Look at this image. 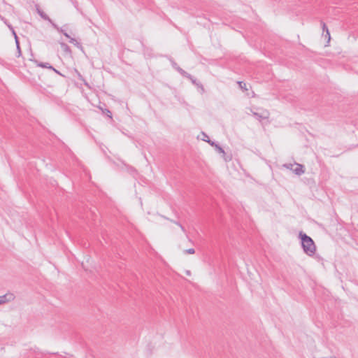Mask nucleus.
I'll list each match as a JSON object with an SVG mask.
<instances>
[{
	"instance_id": "obj_1",
	"label": "nucleus",
	"mask_w": 358,
	"mask_h": 358,
	"mask_svg": "<svg viewBox=\"0 0 358 358\" xmlns=\"http://www.w3.org/2000/svg\"><path fill=\"white\" fill-rule=\"evenodd\" d=\"M299 236L301 241V247L305 254L312 257L316 252V246L313 240L303 231H300Z\"/></svg>"
},
{
	"instance_id": "obj_2",
	"label": "nucleus",
	"mask_w": 358,
	"mask_h": 358,
	"mask_svg": "<svg viewBox=\"0 0 358 358\" xmlns=\"http://www.w3.org/2000/svg\"><path fill=\"white\" fill-rule=\"evenodd\" d=\"M253 116L259 122H262L263 120L268 119L269 113L268 110H263L262 113H257L251 110Z\"/></svg>"
},
{
	"instance_id": "obj_3",
	"label": "nucleus",
	"mask_w": 358,
	"mask_h": 358,
	"mask_svg": "<svg viewBox=\"0 0 358 358\" xmlns=\"http://www.w3.org/2000/svg\"><path fill=\"white\" fill-rule=\"evenodd\" d=\"M15 299L13 294L7 293L3 296H0V304L5 303L13 301Z\"/></svg>"
},
{
	"instance_id": "obj_4",
	"label": "nucleus",
	"mask_w": 358,
	"mask_h": 358,
	"mask_svg": "<svg viewBox=\"0 0 358 358\" xmlns=\"http://www.w3.org/2000/svg\"><path fill=\"white\" fill-rule=\"evenodd\" d=\"M292 171L296 175L298 176H301L305 171L303 166L299 164H296V168L294 169Z\"/></svg>"
},
{
	"instance_id": "obj_5",
	"label": "nucleus",
	"mask_w": 358,
	"mask_h": 358,
	"mask_svg": "<svg viewBox=\"0 0 358 358\" xmlns=\"http://www.w3.org/2000/svg\"><path fill=\"white\" fill-rule=\"evenodd\" d=\"M206 141H207L208 143H209L212 146H214L215 148V149L220 152V153H222V154H224V150H223L222 148H221L217 143H216L214 141H211L210 139L208 140H205Z\"/></svg>"
},
{
	"instance_id": "obj_6",
	"label": "nucleus",
	"mask_w": 358,
	"mask_h": 358,
	"mask_svg": "<svg viewBox=\"0 0 358 358\" xmlns=\"http://www.w3.org/2000/svg\"><path fill=\"white\" fill-rule=\"evenodd\" d=\"M37 12L43 20L48 21L50 24L53 22V21L48 17V15L45 14L43 10L37 8Z\"/></svg>"
},
{
	"instance_id": "obj_7",
	"label": "nucleus",
	"mask_w": 358,
	"mask_h": 358,
	"mask_svg": "<svg viewBox=\"0 0 358 358\" xmlns=\"http://www.w3.org/2000/svg\"><path fill=\"white\" fill-rule=\"evenodd\" d=\"M175 69L177 70L182 76H184L188 79H192V76L189 73H188L187 72H186L185 71H184L182 69L179 67L178 66L177 67H176Z\"/></svg>"
},
{
	"instance_id": "obj_8",
	"label": "nucleus",
	"mask_w": 358,
	"mask_h": 358,
	"mask_svg": "<svg viewBox=\"0 0 358 358\" xmlns=\"http://www.w3.org/2000/svg\"><path fill=\"white\" fill-rule=\"evenodd\" d=\"M175 69L177 70L182 76H184L188 79H192V76L189 73H188L187 72H186L185 71H184L182 69L179 67L178 66L177 67H176Z\"/></svg>"
},
{
	"instance_id": "obj_9",
	"label": "nucleus",
	"mask_w": 358,
	"mask_h": 358,
	"mask_svg": "<svg viewBox=\"0 0 358 358\" xmlns=\"http://www.w3.org/2000/svg\"><path fill=\"white\" fill-rule=\"evenodd\" d=\"M60 46L64 52L66 53L71 52L70 47L66 43L62 42L60 43Z\"/></svg>"
},
{
	"instance_id": "obj_10",
	"label": "nucleus",
	"mask_w": 358,
	"mask_h": 358,
	"mask_svg": "<svg viewBox=\"0 0 358 358\" xmlns=\"http://www.w3.org/2000/svg\"><path fill=\"white\" fill-rule=\"evenodd\" d=\"M38 66H40V67H42V68H46V69H54V67L52 66H51L49 63L48 62H39L38 64H37Z\"/></svg>"
},
{
	"instance_id": "obj_11",
	"label": "nucleus",
	"mask_w": 358,
	"mask_h": 358,
	"mask_svg": "<svg viewBox=\"0 0 358 358\" xmlns=\"http://www.w3.org/2000/svg\"><path fill=\"white\" fill-rule=\"evenodd\" d=\"M15 41L16 48H17V57H20L22 55V52H21V49L20 47V42H19L18 37H16V40H15Z\"/></svg>"
},
{
	"instance_id": "obj_12",
	"label": "nucleus",
	"mask_w": 358,
	"mask_h": 358,
	"mask_svg": "<svg viewBox=\"0 0 358 358\" xmlns=\"http://www.w3.org/2000/svg\"><path fill=\"white\" fill-rule=\"evenodd\" d=\"M69 42L71 43H73L74 45H76L77 48H80V49H83V46L82 45L80 44V43L78 42L75 38H71V40L69 41Z\"/></svg>"
},
{
	"instance_id": "obj_13",
	"label": "nucleus",
	"mask_w": 358,
	"mask_h": 358,
	"mask_svg": "<svg viewBox=\"0 0 358 358\" xmlns=\"http://www.w3.org/2000/svg\"><path fill=\"white\" fill-rule=\"evenodd\" d=\"M189 80L192 81V83L193 84H194V85H197L198 87H201L203 92L204 91L203 85L201 83H198L196 82V79H195L193 76H192V79H189Z\"/></svg>"
},
{
	"instance_id": "obj_14",
	"label": "nucleus",
	"mask_w": 358,
	"mask_h": 358,
	"mask_svg": "<svg viewBox=\"0 0 358 358\" xmlns=\"http://www.w3.org/2000/svg\"><path fill=\"white\" fill-rule=\"evenodd\" d=\"M51 24L59 32L62 33L63 34L64 33H66L62 28L59 27L54 22Z\"/></svg>"
},
{
	"instance_id": "obj_15",
	"label": "nucleus",
	"mask_w": 358,
	"mask_h": 358,
	"mask_svg": "<svg viewBox=\"0 0 358 358\" xmlns=\"http://www.w3.org/2000/svg\"><path fill=\"white\" fill-rule=\"evenodd\" d=\"M1 20L6 24V26L9 28L10 30H13V26L8 22V20L3 17H1Z\"/></svg>"
},
{
	"instance_id": "obj_16",
	"label": "nucleus",
	"mask_w": 358,
	"mask_h": 358,
	"mask_svg": "<svg viewBox=\"0 0 358 358\" xmlns=\"http://www.w3.org/2000/svg\"><path fill=\"white\" fill-rule=\"evenodd\" d=\"M238 84L243 90H248V88L246 87V84L243 81H238Z\"/></svg>"
},
{
	"instance_id": "obj_17",
	"label": "nucleus",
	"mask_w": 358,
	"mask_h": 358,
	"mask_svg": "<svg viewBox=\"0 0 358 358\" xmlns=\"http://www.w3.org/2000/svg\"><path fill=\"white\" fill-rule=\"evenodd\" d=\"M183 252L185 254L192 255L195 253V250L194 248H189L184 250Z\"/></svg>"
},
{
	"instance_id": "obj_18",
	"label": "nucleus",
	"mask_w": 358,
	"mask_h": 358,
	"mask_svg": "<svg viewBox=\"0 0 358 358\" xmlns=\"http://www.w3.org/2000/svg\"><path fill=\"white\" fill-rule=\"evenodd\" d=\"M105 115H106L108 117L112 118V113L110 110L105 109V110L103 111Z\"/></svg>"
},
{
	"instance_id": "obj_19",
	"label": "nucleus",
	"mask_w": 358,
	"mask_h": 358,
	"mask_svg": "<svg viewBox=\"0 0 358 358\" xmlns=\"http://www.w3.org/2000/svg\"><path fill=\"white\" fill-rule=\"evenodd\" d=\"M173 223H175L176 224L179 226L183 232H186L184 227L180 222H173Z\"/></svg>"
},
{
	"instance_id": "obj_20",
	"label": "nucleus",
	"mask_w": 358,
	"mask_h": 358,
	"mask_svg": "<svg viewBox=\"0 0 358 358\" xmlns=\"http://www.w3.org/2000/svg\"><path fill=\"white\" fill-rule=\"evenodd\" d=\"M325 37L326 38H328V41H330V33L329 31V29H327V31H326V34H325Z\"/></svg>"
},
{
	"instance_id": "obj_21",
	"label": "nucleus",
	"mask_w": 358,
	"mask_h": 358,
	"mask_svg": "<svg viewBox=\"0 0 358 358\" xmlns=\"http://www.w3.org/2000/svg\"><path fill=\"white\" fill-rule=\"evenodd\" d=\"M321 24H322V29H323V31H327V29H328V28H327V25H326V24H325L324 22H321Z\"/></svg>"
},
{
	"instance_id": "obj_22",
	"label": "nucleus",
	"mask_w": 358,
	"mask_h": 358,
	"mask_svg": "<svg viewBox=\"0 0 358 358\" xmlns=\"http://www.w3.org/2000/svg\"><path fill=\"white\" fill-rule=\"evenodd\" d=\"M11 32H12V34L13 35L14 38H15V40H16V37H17V34L15 32V31L14 30V28H13V30H10Z\"/></svg>"
},
{
	"instance_id": "obj_23",
	"label": "nucleus",
	"mask_w": 358,
	"mask_h": 358,
	"mask_svg": "<svg viewBox=\"0 0 358 358\" xmlns=\"http://www.w3.org/2000/svg\"><path fill=\"white\" fill-rule=\"evenodd\" d=\"M171 64L174 69L178 66V64L173 60H171Z\"/></svg>"
},
{
	"instance_id": "obj_24",
	"label": "nucleus",
	"mask_w": 358,
	"mask_h": 358,
	"mask_svg": "<svg viewBox=\"0 0 358 358\" xmlns=\"http://www.w3.org/2000/svg\"><path fill=\"white\" fill-rule=\"evenodd\" d=\"M53 71H55L57 74H59L60 76H63L59 71H57V69H55L54 68V69H52Z\"/></svg>"
},
{
	"instance_id": "obj_25",
	"label": "nucleus",
	"mask_w": 358,
	"mask_h": 358,
	"mask_svg": "<svg viewBox=\"0 0 358 358\" xmlns=\"http://www.w3.org/2000/svg\"><path fill=\"white\" fill-rule=\"evenodd\" d=\"M64 35L66 38H69L70 40H71V38H71V36H69L66 32V33H64Z\"/></svg>"
},
{
	"instance_id": "obj_26",
	"label": "nucleus",
	"mask_w": 358,
	"mask_h": 358,
	"mask_svg": "<svg viewBox=\"0 0 358 358\" xmlns=\"http://www.w3.org/2000/svg\"><path fill=\"white\" fill-rule=\"evenodd\" d=\"M203 135H204L206 136L205 139H207V140L209 139L208 136L205 133H203Z\"/></svg>"
},
{
	"instance_id": "obj_27",
	"label": "nucleus",
	"mask_w": 358,
	"mask_h": 358,
	"mask_svg": "<svg viewBox=\"0 0 358 358\" xmlns=\"http://www.w3.org/2000/svg\"><path fill=\"white\" fill-rule=\"evenodd\" d=\"M330 358H336V357H330Z\"/></svg>"
}]
</instances>
